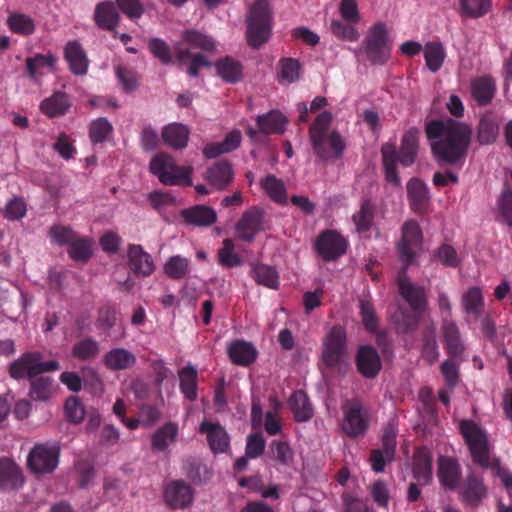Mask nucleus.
I'll use <instances>...</instances> for the list:
<instances>
[{
  "instance_id": "59",
  "label": "nucleus",
  "mask_w": 512,
  "mask_h": 512,
  "mask_svg": "<svg viewBox=\"0 0 512 512\" xmlns=\"http://www.w3.org/2000/svg\"><path fill=\"white\" fill-rule=\"evenodd\" d=\"M359 308L365 329L369 332H375L378 329V318L373 304L367 299H360Z\"/></svg>"
},
{
  "instance_id": "63",
  "label": "nucleus",
  "mask_w": 512,
  "mask_h": 512,
  "mask_svg": "<svg viewBox=\"0 0 512 512\" xmlns=\"http://www.w3.org/2000/svg\"><path fill=\"white\" fill-rule=\"evenodd\" d=\"M273 458L282 465H289L293 460V450L289 444L281 440H273L270 444Z\"/></svg>"
},
{
  "instance_id": "39",
  "label": "nucleus",
  "mask_w": 512,
  "mask_h": 512,
  "mask_svg": "<svg viewBox=\"0 0 512 512\" xmlns=\"http://www.w3.org/2000/svg\"><path fill=\"white\" fill-rule=\"evenodd\" d=\"M424 59L427 68L435 73L439 71L446 58V51L440 42H427L423 48Z\"/></svg>"
},
{
  "instance_id": "46",
  "label": "nucleus",
  "mask_w": 512,
  "mask_h": 512,
  "mask_svg": "<svg viewBox=\"0 0 512 512\" xmlns=\"http://www.w3.org/2000/svg\"><path fill=\"white\" fill-rule=\"evenodd\" d=\"M253 279L263 286L271 289H277L279 286V276L275 268L272 266L258 263L253 265L252 270Z\"/></svg>"
},
{
  "instance_id": "52",
  "label": "nucleus",
  "mask_w": 512,
  "mask_h": 512,
  "mask_svg": "<svg viewBox=\"0 0 512 512\" xmlns=\"http://www.w3.org/2000/svg\"><path fill=\"white\" fill-rule=\"evenodd\" d=\"M278 81L280 83H293L300 77V63L294 58H281Z\"/></svg>"
},
{
  "instance_id": "36",
  "label": "nucleus",
  "mask_w": 512,
  "mask_h": 512,
  "mask_svg": "<svg viewBox=\"0 0 512 512\" xmlns=\"http://www.w3.org/2000/svg\"><path fill=\"white\" fill-rule=\"evenodd\" d=\"M162 138L168 146L177 150L183 149L188 143L189 130L183 124L172 123L164 127Z\"/></svg>"
},
{
  "instance_id": "53",
  "label": "nucleus",
  "mask_w": 512,
  "mask_h": 512,
  "mask_svg": "<svg viewBox=\"0 0 512 512\" xmlns=\"http://www.w3.org/2000/svg\"><path fill=\"white\" fill-rule=\"evenodd\" d=\"M56 62V58L52 54H36L33 57H28L25 60L26 70L29 78L36 79L41 74V69L45 67H53Z\"/></svg>"
},
{
  "instance_id": "14",
  "label": "nucleus",
  "mask_w": 512,
  "mask_h": 512,
  "mask_svg": "<svg viewBox=\"0 0 512 512\" xmlns=\"http://www.w3.org/2000/svg\"><path fill=\"white\" fill-rule=\"evenodd\" d=\"M315 249L325 262H331L346 253L347 241L338 232L325 230L317 237Z\"/></svg>"
},
{
  "instance_id": "25",
  "label": "nucleus",
  "mask_w": 512,
  "mask_h": 512,
  "mask_svg": "<svg viewBox=\"0 0 512 512\" xmlns=\"http://www.w3.org/2000/svg\"><path fill=\"white\" fill-rule=\"evenodd\" d=\"M181 217L186 224L198 227L211 226L217 221L216 211L207 205H195L181 210Z\"/></svg>"
},
{
  "instance_id": "16",
  "label": "nucleus",
  "mask_w": 512,
  "mask_h": 512,
  "mask_svg": "<svg viewBox=\"0 0 512 512\" xmlns=\"http://www.w3.org/2000/svg\"><path fill=\"white\" fill-rule=\"evenodd\" d=\"M194 489L184 480H173L164 488V501L171 509H185L192 505Z\"/></svg>"
},
{
  "instance_id": "13",
  "label": "nucleus",
  "mask_w": 512,
  "mask_h": 512,
  "mask_svg": "<svg viewBox=\"0 0 512 512\" xmlns=\"http://www.w3.org/2000/svg\"><path fill=\"white\" fill-rule=\"evenodd\" d=\"M59 460V447L49 444H38L30 451L27 459L28 467L35 473L53 472Z\"/></svg>"
},
{
  "instance_id": "17",
  "label": "nucleus",
  "mask_w": 512,
  "mask_h": 512,
  "mask_svg": "<svg viewBox=\"0 0 512 512\" xmlns=\"http://www.w3.org/2000/svg\"><path fill=\"white\" fill-rule=\"evenodd\" d=\"M441 332L448 357L456 360H465L466 347L457 324L448 317H445L441 324Z\"/></svg>"
},
{
  "instance_id": "37",
  "label": "nucleus",
  "mask_w": 512,
  "mask_h": 512,
  "mask_svg": "<svg viewBox=\"0 0 512 512\" xmlns=\"http://www.w3.org/2000/svg\"><path fill=\"white\" fill-rule=\"evenodd\" d=\"M180 391L184 397L193 402L197 399L198 373L195 367L187 365L179 371Z\"/></svg>"
},
{
  "instance_id": "8",
  "label": "nucleus",
  "mask_w": 512,
  "mask_h": 512,
  "mask_svg": "<svg viewBox=\"0 0 512 512\" xmlns=\"http://www.w3.org/2000/svg\"><path fill=\"white\" fill-rule=\"evenodd\" d=\"M367 59L373 65H384L391 56V42L384 23L373 25L364 41Z\"/></svg>"
},
{
  "instance_id": "28",
  "label": "nucleus",
  "mask_w": 512,
  "mask_h": 512,
  "mask_svg": "<svg viewBox=\"0 0 512 512\" xmlns=\"http://www.w3.org/2000/svg\"><path fill=\"white\" fill-rule=\"evenodd\" d=\"M407 195L411 209L414 212L418 214L426 212L429 203V193L423 181L417 178L411 179L407 184Z\"/></svg>"
},
{
  "instance_id": "44",
  "label": "nucleus",
  "mask_w": 512,
  "mask_h": 512,
  "mask_svg": "<svg viewBox=\"0 0 512 512\" xmlns=\"http://www.w3.org/2000/svg\"><path fill=\"white\" fill-rule=\"evenodd\" d=\"M9 29L18 35L29 36L35 32V21L27 14L14 12L7 18Z\"/></svg>"
},
{
  "instance_id": "48",
  "label": "nucleus",
  "mask_w": 512,
  "mask_h": 512,
  "mask_svg": "<svg viewBox=\"0 0 512 512\" xmlns=\"http://www.w3.org/2000/svg\"><path fill=\"white\" fill-rule=\"evenodd\" d=\"M69 257L80 263H86L92 256V240L78 236L67 248Z\"/></svg>"
},
{
  "instance_id": "43",
  "label": "nucleus",
  "mask_w": 512,
  "mask_h": 512,
  "mask_svg": "<svg viewBox=\"0 0 512 512\" xmlns=\"http://www.w3.org/2000/svg\"><path fill=\"white\" fill-rule=\"evenodd\" d=\"M261 187L275 203L286 205L288 203L287 191L284 182L274 175H267L261 181Z\"/></svg>"
},
{
  "instance_id": "9",
  "label": "nucleus",
  "mask_w": 512,
  "mask_h": 512,
  "mask_svg": "<svg viewBox=\"0 0 512 512\" xmlns=\"http://www.w3.org/2000/svg\"><path fill=\"white\" fill-rule=\"evenodd\" d=\"M342 431L350 438L363 436L369 428V414L358 399L347 400L342 405Z\"/></svg>"
},
{
  "instance_id": "31",
  "label": "nucleus",
  "mask_w": 512,
  "mask_h": 512,
  "mask_svg": "<svg viewBox=\"0 0 512 512\" xmlns=\"http://www.w3.org/2000/svg\"><path fill=\"white\" fill-rule=\"evenodd\" d=\"M228 355L233 364L246 367L255 361L257 351L251 343L235 340L228 348Z\"/></svg>"
},
{
  "instance_id": "42",
  "label": "nucleus",
  "mask_w": 512,
  "mask_h": 512,
  "mask_svg": "<svg viewBox=\"0 0 512 512\" xmlns=\"http://www.w3.org/2000/svg\"><path fill=\"white\" fill-rule=\"evenodd\" d=\"M461 304L465 313L479 317L484 308L482 290L476 286L468 288L462 295Z\"/></svg>"
},
{
  "instance_id": "20",
  "label": "nucleus",
  "mask_w": 512,
  "mask_h": 512,
  "mask_svg": "<svg viewBox=\"0 0 512 512\" xmlns=\"http://www.w3.org/2000/svg\"><path fill=\"white\" fill-rule=\"evenodd\" d=\"M128 266L130 270L141 277H148L155 270L154 261L141 245L130 244L127 251Z\"/></svg>"
},
{
  "instance_id": "40",
  "label": "nucleus",
  "mask_w": 512,
  "mask_h": 512,
  "mask_svg": "<svg viewBox=\"0 0 512 512\" xmlns=\"http://www.w3.org/2000/svg\"><path fill=\"white\" fill-rule=\"evenodd\" d=\"M186 476L196 485L209 482L213 477V471L202 461L189 459L184 464Z\"/></svg>"
},
{
  "instance_id": "61",
  "label": "nucleus",
  "mask_w": 512,
  "mask_h": 512,
  "mask_svg": "<svg viewBox=\"0 0 512 512\" xmlns=\"http://www.w3.org/2000/svg\"><path fill=\"white\" fill-rule=\"evenodd\" d=\"M330 30L334 36L342 40L353 42L359 38V32L355 28L354 24H351L350 22L343 23L340 20H332Z\"/></svg>"
},
{
  "instance_id": "51",
  "label": "nucleus",
  "mask_w": 512,
  "mask_h": 512,
  "mask_svg": "<svg viewBox=\"0 0 512 512\" xmlns=\"http://www.w3.org/2000/svg\"><path fill=\"white\" fill-rule=\"evenodd\" d=\"M120 20L119 13L112 3L98 4V27L113 30Z\"/></svg>"
},
{
  "instance_id": "23",
  "label": "nucleus",
  "mask_w": 512,
  "mask_h": 512,
  "mask_svg": "<svg viewBox=\"0 0 512 512\" xmlns=\"http://www.w3.org/2000/svg\"><path fill=\"white\" fill-rule=\"evenodd\" d=\"M432 453L427 447H419L413 456L412 474L420 485H429L432 481Z\"/></svg>"
},
{
  "instance_id": "24",
  "label": "nucleus",
  "mask_w": 512,
  "mask_h": 512,
  "mask_svg": "<svg viewBox=\"0 0 512 512\" xmlns=\"http://www.w3.org/2000/svg\"><path fill=\"white\" fill-rule=\"evenodd\" d=\"M358 371L366 378H374L381 370V359L375 348L362 346L356 356Z\"/></svg>"
},
{
  "instance_id": "35",
  "label": "nucleus",
  "mask_w": 512,
  "mask_h": 512,
  "mask_svg": "<svg viewBox=\"0 0 512 512\" xmlns=\"http://www.w3.org/2000/svg\"><path fill=\"white\" fill-rule=\"evenodd\" d=\"M103 362L110 370H126L135 365L136 357L124 348H114L104 356Z\"/></svg>"
},
{
  "instance_id": "1",
  "label": "nucleus",
  "mask_w": 512,
  "mask_h": 512,
  "mask_svg": "<svg viewBox=\"0 0 512 512\" xmlns=\"http://www.w3.org/2000/svg\"><path fill=\"white\" fill-rule=\"evenodd\" d=\"M425 133L431 143L432 154L440 166L462 168L472 142V127L452 118L433 119L425 124Z\"/></svg>"
},
{
  "instance_id": "29",
  "label": "nucleus",
  "mask_w": 512,
  "mask_h": 512,
  "mask_svg": "<svg viewBox=\"0 0 512 512\" xmlns=\"http://www.w3.org/2000/svg\"><path fill=\"white\" fill-rule=\"evenodd\" d=\"M288 404L296 422H307L314 415L310 399L303 390L293 392L288 400Z\"/></svg>"
},
{
  "instance_id": "30",
  "label": "nucleus",
  "mask_w": 512,
  "mask_h": 512,
  "mask_svg": "<svg viewBox=\"0 0 512 512\" xmlns=\"http://www.w3.org/2000/svg\"><path fill=\"white\" fill-rule=\"evenodd\" d=\"M24 482L17 464L9 458L0 459V488L18 489Z\"/></svg>"
},
{
  "instance_id": "32",
  "label": "nucleus",
  "mask_w": 512,
  "mask_h": 512,
  "mask_svg": "<svg viewBox=\"0 0 512 512\" xmlns=\"http://www.w3.org/2000/svg\"><path fill=\"white\" fill-rule=\"evenodd\" d=\"M70 107L71 101L69 96L61 91L53 93L40 103V110L50 118L65 115Z\"/></svg>"
},
{
  "instance_id": "58",
  "label": "nucleus",
  "mask_w": 512,
  "mask_h": 512,
  "mask_svg": "<svg viewBox=\"0 0 512 512\" xmlns=\"http://www.w3.org/2000/svg\"><path fill=\"white\" fill-rule=\"evenodd\" d=\"M464 360H456L452 358L446 359L440 366L441 374L444 377L446 386L454 389L459 382V365Z\"/></svg>"
},
{
  "instance_id": "11",
  "label": "nucleus",
  "mask_w": 512,
  "mask_h": 512,
  "mask_svg": "<svg viewBox=\"0 0 512 512\" xmlns=\"http://www.w3.org/2000/svg\"><path fill=\"white\" fill-rule=\"evenodd\" d=\"M460 430L469 447L473 461L481 467H488L487 439L480 427L472 420H463L460 423Z\"/></svg>"
},
{
  "instance_id": "21",
  "label": "nucleus",
  "mask_w": 512,
  "mask_h": 512,
  "mask_svg": "<svg viewBox=\"0 0 512 512\" xmlns=\"http://www.w3.org/2000/svg\"><path fill=\"white\" fill-rule=\"evenodd\" d=\"M404 274L402 272V275L398 277L399 293L413 311L423 312L427 306L425 290L420 286L413 285Z\"/></svg>"
},
{
  "instance_id": "19",
  "label": "nucleus",
  "mask_w": 512,
  "mask_h": 512,
  "mask_svg": "<svg viewBox=\"0 0 512 512\" xmlns=\"http://www.w3.org/2000/svg\"><path fill=\"white\" fill-rule=\"evenodd\" d=\"M199 432L206 435L208 445L214 454L225 453L229 449L230 437L220 423L204 420L199 426Z\"/></svg>"
},
{
  "instance_id": "62",
  "label": "nucleus",
  "mask_w": 512,
  "mask_h": 512,
  "mask_svg": "<svg viewBox=\"0 0 512 512\" xmlns=\"http://www.w3.org/2000/svg\"><path fill=\"white\" fill-rule=\"evenodd\" d=\"M122 237L115 231L104 232L98 239V244L102 251L108 255H115L119 252L122 245Z\"/></svg>"
},
{
  "instance_id": "33",
  "label": "nucleus",
  "mask_w": 512,
  "mask_h": 512,
  "mask_svg": "<svg viewBox=\"0 0 512 512\" xmlns=\"http://www.w3.org/2000/svg\"><path fill=\"white\" fill-rule=\"evenodd\" d=\"M64 56L74 74L84 75L87 72L88 60L79 42L69 41L65 46Z\"/></svg>"
},
{
  "instance_id": "3",
  "label": "nucleus",
  "mask_w": 512,
  "mask_h": 512,
  "mask_svg": "<svg viewBox=\"0 0 512 512\" xmlns=\"http://www.w3.org/2000/svg\"><path fill=\"white\" fill-rule=\"evenodd\" d=\"M331 122L332 113L323 111L309 128L308 134L312 149L321 161L341 158L346 147L339 132L334 130L328 134Z\"/></svg>"
},
{
  "instance_id": "15",
  "label": "nucleus",
  "mask_w": 512,
  "mask_h": 512,
  "mask_svg": "<svg viewBox=\"0 0 512 512\" xmlns=\"http://www.w3.org/2000/svg\"><path fill=\"white\" fill-rule=\"evenodd\" d=\"M265 215V210L258 206L246 210L235 226L238 238L251 242L260 231L264 230Z\"/></svg>"
},
{
  "instance_id": "7",
  "label": "nucleus",
  "mask_w": 512,
  "mask_h": 512,
  "mask_svg": "<svg viewBox=\"0 0 512 512\" xmlns=\"http://www.w3.org/2000/svg\"><path fill=\"white\" fill-rule=\"evenodd\" d=\"M150 172L166 186H192L190 166H179L174 159L166 153L156 154L149 164Z\"/></svg>"
},
{
  "instance_id": "54",
  "label": "nucleus",
  "mask_w": 512,
  "mask_h": 512,
  "mask_svg": "<svg viewBox=\"0 0 512 512\" xmlns=\"http://www.w3.org/2000/svg\"><path fill=\"white\" fill-rule=\"evenodd\" d=\"M78 236V233L70 226L53 225L49 229L51 242L60 247L66 246L68 248Z\"/></svg>"
},
{
  "instance_id": "60",
  "label": "nucleus",
  "mask_w": 512,
  "mask_h": 512,
  "mask_svg": "<svg viewBox=\"0 0 512 512\" xmlns=\"http://www.w3.org/2000/svg\"><path fill=\"white\" fill-rule=\"evenodd\" d=\"M397 428L393 423H388L382 433V450L389 461H392L396 452Z\"/></svg>"
},
{
  "instance_id": "38",
  "label": "nucleus",
  "mask_w": 512,
  "mask_h": 512,
  "mask_svg": "<svg viewBox=\"0 0 512 512\" xmlns=\"http://www.w3.org/2000/svg\"><path fill=\"white\" fill-rule=\"evenodd\" d=\"M495 90V82L490 77L476 78L471 84L472 96L482 106L492 101Z\"/></svg>"
},
{
  "instance_id": "45",
  "label": "nucleus",
  "mask_w": 512,
  "mask_h": 512,
  "mask_svg": "<svg viewBox=\"0 0 512 512\" xmlns=\"http://www.w3.org/2000/svg\"><path fill=\"white\" fill-rule=\"evenodd\" d=\"M422 357L431 365L438 360L439 351L436 340V329L430 324L423 331L422 336Z\"/></svg>"
},
{
  "instance_id": "57",
  "label": "nucleus",
  "mask_w": 512,
  "mask_h": 512,
  "mask_svg": "<svg viewBox=\"0 0 512 512\" xmlns=\"http://www.w3.org/2000/svg\"><path fill=\"white\" fill-rule=\"evenodd\" d=\"M490 0H460L461 14L470 18L484 16L490 9Z\"/></svg>"
},
{
  "instance_id": "2",
  "label": "nucleus",
  "mask_w": 512,
  "mask_h": 512,
  "mask_svg": "<svg viewBox=\"0 0 512 512\" xmlns=\"http://www.w3.org/2000/svg\"><path fill=\"white\" fill-rule=\"evenodd\" d=\"M60 364L56 360L43 361L42 353L31 351L23 353L10 363L8 373L14 380L28 379L30 381L29 396L35 401H46L52 395V379L40 376L46 372L57 371Z\"/></svg>"
},
{
  "instance_id": "47",
  "label": "nucleus",
  "mask_w": 512,
  "mask_h": 512,
  "mask_svg": "<svg viewBox=\"0 0 512 512\" xmlns=\"http://www.w3.org/2000/svg\"><path fill=\"white\" fill-rule=\"evenodd\" d=\"M375 209L369 199H365L361 203L360 210L356 212L352 219L359 233L367 232L374 221Z\"/></svg>"
},
{
  "instance_id": "6",
  "label": "nucleus",
  "mask_w": 512,
  "mask_h": 512,
  "mask_svg": "<svg viewBox=\"0 0 512 512\" xmlns=\"http://www.w3.org/2000/svg\"><path fill=\"white\" fill-rule=\"evenodd\" d=\"M347 337L340 325L333 326L322 341V364L329 371L341 372L346 367Z\"/></svg>"
},
{
  "instance_id": "27",
  "label": "nucleus",
  "mask_w": 512,
  "mask_h": 512,
  "mask_svg": "<svg viewBox=\"0 0 512 512\" xmlns=\"http://www.w3.org/2000/svg\"><path fill=\"white\" fill-rule=\"evenodd\" d=\"M217 76L224 82L235 84L243 78V65L231 56H225L214 63Z\"/></svg>"
},
{
  "instance_id": "5",
  "label": "nucleus",
  "mask_w": 512,
  "mask_h": 512,
  "mask_svg": "<svg viewBox=\"0 0 512 512\" xmlns=\"http://www.w3.org/2000/svg\"><path fill=\"white\" fill-rule=\"evenodd\" d=\"M271 11L267 0H256L250 7L247 18V43L254 49L265 44L271 35Z\"/></svg>"
},
{
  "instance_id": "56",
  "label": "nucleus",
  "mask_w": 512,
  "mask_h": 512,
  "mask_svg": "<svg viewBox=\"0 0 512 512\" xmlns=\"http://www.w3.org/2000/svg\"><path fill=\"white\" fill-rule=\"evenodd\" d=\"M148 49L162 64L168 65L173 62L172 50L163 39L157 37L149 39Z\"/></svg>"
},
{
  "instance_id": "18",
  "label": "nucleus",
  "mask_w": 512,
  "mask_h": 512,
  "mask_svg": "<svg viewBox=\"0 0 512 512\" xmlns=\"http://www.w3.org/2000/svg\"><path fill=\"white\" fill-rule=\"evenodd\" d=\"M461 501L469 507H478L487 495V488L483 478L475 473L467 475L466 479L459 485Z\"/></svg>"
},
{
  "instance_id": "4",
  "label": "nucleus",
  "mask_w": 512,
  "mask_h": 512,
  "mask_svg": "<svg viewBox=\"0 0 512 512\" xmlns=\"http://www.w3.org/2000/svg\"><path fill=\"white\" fill-rule=\"evenodd\" d=\"M420 131L412 127L403 135L399 151L396 150L395 145L385 144L382 146V160L385 171V178L387 182L399 186L401 183L400 177L397 172V163L403 166L412 165L417 156L418 139Z\"/></svg>"
},
{
  "instance_id": "26",
  "label": "nucleus",
  "mask_w": 512,
  "mask_h": 512,
  "mask_svg": "<svg viewBox=\"0 0 512 512\" xmlns=\"http://www.w3.org/2000/svg\"><path fill=\"white\" fill-rule=\"evenodd\" d=\"M206 179L215 189H226L234 179V171L231 163L226 160L217 161L208 168Z\"/></svg>"
},
{
  "instance_id": "49",
  "label": "nucleus",
  "mask_w": 512,
  "mask_h": 512,
  "mask_svg": "<svg viewBox=\"0 0 512 512\" xmlns=\"http://www.w3.org/2000/svg\"><path fill=\"white\" fill-rule=\"evenodd\" d=\"M190 271V261L181 255L170 257L164 264V273L173 280L183 279Z\"/></svg>"
},
{
  "instance_id": "55",
  "label": "nucleus",
  "mask_w": 512,
  "mask_h": 512,
  "mask_svg": "<svg viewBox=\"0 0 512 512\" xmlns=\"http://www.w3.org/2000/svg\"><path fill=\"white\" fill-rule=\"evenodd\" d=\"M234 242L230 238L223 240L222 247L218 250L219 264L226 268H233L240 266L242 260L240 256L234 252Z\"/></svg>"
},
{
  "instance_id": "10",
  "label": "nucleus",
  "mask_w": 512,
  "mask_h": 512,
  "mask_svg": "<svg viewBox=\"0 0 512 512\" xmlns=\"http://www.w3.org/2000/svg\"><path fill=\"white\" fill-rule=\"evenodd\" d=\"M422 230L416 220H407L402 226L401 239L397 245L400 260L403 263V273L411 265L422 247Z\"/></svg>"
},
{
  "instance_id": "64",
  "label": "nucleus",
  "mask_w": 512,
  "mask_h": 512,
  "mask_svg": "<svg viewBox=\"0 0 512 512\" xmlns=\"http://www.w3.org/2000/svg\"><path fill=\"white\" fill-rule=\"evenodd\" d=\"M66 418L72 423H79L84 419L85 410L77 397H69L64 405Z\"/></svg>"
},
{
  "instance_id": "22",
  "label": "nucleus",
  "mask_w": 512,
  "mask_h": 512,
  "mask_svg": "<svg viewBox=\"0 0 512 512\" xmlns=\"http://www.w3.org/2000/svg\"><path fill=\"white\" fill-rule=\"evenodd\" d=\"M440 484L449 490L459 487L461 479V467L456 459L440 456L438 459V472Z\"/></svg>"
},
{
  "instance_id": "12",
  "label": "nucleus",
  "mask_w": 512,
  "mask_h": 512,
  "mask_svg": "<svg viewBox=\"0 0 512 512\" xmlns=\"http://www.w3.org/2000/svg\"><path fill=\"white\" fill-rule=\"evenodd\" d=\"M287 123L288 119L280 111L271 110L257 117L258 129L248 127L246 133L252 141L263 143L267 135L283 134Z\"/></svg>"
},
{
  "instance_id": "50",
  "label": "nucleus",
  "mask_w": 512,
  "mask_h": 512,
  "mask_svg": "<svg viewBox=\"0 0 512 512\" xmlns=\"http://www.w3.org/2000/svg\"><path fill=\"white\" fill-rule=\"evenodd\" d=\"M182 39L192 49H200L206 52H212L216 48L215 42L211 37L196 30L184 31L182 34Z\"/></svg>"
},
{
  "instance_id": "34",
  "label": "nucleus",
  "mask_w": 512,
  "mask_h": 512,
  "mask_svg": "<svg viewBox=\"0 0 512 512\" xmlns=\"http://www.w3.org/2000/svg\"><path fill=\"white\" fill-rule=\"evenodd\" d=\"M178 435V424L167 422L158 428L151 436V448L157 452H164L169 445L175 442Z\"/></svg>"
},
{
  "instance_id": "41",
  "label": "nucleus",
  "mask_w": 512,
  "mask_h": 512,
  "mask_svg": "<svg viewBox=\"0 0 512 512\" xmlns=\"http://www.w3.org/2000/svg\"><path fill=\"white\" fill-rule=\"evenodd\" d=\"M190 58L187 73L191 77H198L202 68L210 67L211 63L206 56L200 53L192 54L189 49L178 48L176 50V59L179 63H184Z\"/></svg>"
}]
</instances>
